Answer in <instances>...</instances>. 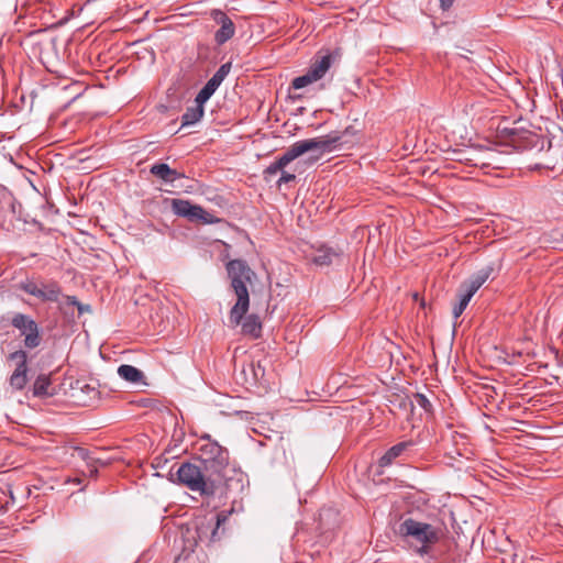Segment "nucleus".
Instances as JSON below:
<instances>
[{"mask_svg": "<svg viewBox=\"0 0 563 563\" xmlns=\"http://www.w3.org/2000/svg\"><path fill=\"white\" fill-rule=\"evenodd\" d=\"M79 389L82 394V396L79 397L82 406H93L100 399V391L90 384H84Z\"/></svg>", "mask_w": 563, "mask_h": 563, "instance_id": "23", "label": "nucleus"}, {"mask_svg": "<svg viewBox=\"0 0 563 563\" xmlns=\"http://www.w3.org/2000/svg\"><path fill=\"white\" fill-rule=\"evenodd\" d=\"M9 364H14V371L9 377V384L14 390H23L29 383V354L24 349H18L5 356Z\"/></svg>", "mask_w": 563, "mask_h": 563, "instance_id": "9", "label": "nucleus"}, {"mask_svg": "<svg viewBox=\"0 0 563 563\" xmlns=\"http://www.w3.org/2000/svg\"><path fill=\"white\" fill-rule=\"evenodd\" d=\"M413 398L416 400V402L422 408L424 409L426 412L430 413L432 412V404L430 402V400L426 397V395L423 394H420V393H417L413 395Z\"/></svg>", "mask_w": 563, "mask_h": 563, "instance_id": "30", "label": "nucleus"}, {"mask_svg": "<svg viewBox=\"0 0 563 563\" xmlns=\"http://www.w3.org/2000/svg\"><path fill=\"white\" fill-rule=\"evenodd\" d=\"M334 133L341 136V146H343L344 144L353 143V139H358L362 133V128L356 124H351L343 131H334Z\"/></svg>", "mask_w": 563, "mask_h": 563, "instance_id": "24", "label": "nucleus"}, {"mask_svg": "<svg viewBox=\"0 0 563 563\" xmlns=\"http://www.w3.org/2000/svg\"><path fill=\"white\" fill-rule=\"evenodd\" d=\"M231 68V62L222 64L220 68L214 73V75L207 81V84L198 92L200 98L209 100L211 96L216 92V90L219 88V86L222 84L224 78L229 75Z\"/></svg>", "mask_w": 563, "mask_h": 563, "instance_id": "14", "label": "nucleus"}, {"mask_svg": "<svg viewBox=\"0 0 563 563\" xmlns=\"http://www.w3.org/2000/svg\"><path fill=\"white\" fill-rule=\"evenodd\" d=\"M18 289L35 297L41 302H59L63 297V288L58 280L49 278L45 279L42 276L25 278L18 284Z\"/></svg>", "mask_w": 563, "mask_h": 563, "instance_id": "7", "label": "nucleus"}, {"mask_svg": "<svg viewBox=\"0 0 563 563\" xmlns=\"http://www.w3.org/2000/svg\"><path fill=\"white\" fill-rule=\"evenodd\" d=\"M296 180V174L289 173L286 169L280 173V177L276 180V185L279 188L284 184H288Z\"/></svg>", "mask_w": 563, "mask_h": 563, "instance_id": "31", "label": "nucleus"}, {"mask_svg": "<svg viewBox=\"0 0 563 563\" xmlns=\"http://www.w3.org/2000/svg\"><path fill=\"white\" fill-rule=\"evenodd\" d=\"M475 292L476 291H474L472 288H470L464 283L460 286L459 294H457L459 302L453 307V311H452L454 318H459L464 312V310L466 309L470 300L475 295Z\"/></svg>", "mask_w": 563, "mask_h": 563, "instance_id": "21", "label": "nucleus"}, {"mask_svg": "<svg viewBox=\"0 0 563 563\" xmlns=\"http://www.w3.org/2000/svg\"><path fill=\"white\" fill-rule=\"evenodd\" d=\"M416 442L413 440L401 441L389 448L378 460L379 467L390 466L397 459H409L413 454Z\"/></svg>", "mask_w": 563, "mask_h": 563, "instance_id": "13", "label": "nucleus"}, {"mask_svg": "<svg viewBox=\"0 0 563 563\" xmlns=\"http://www.w3.org/2000/svg\"><path fill=\"white\" fill-rule=\"evenodd\" d=\"M88 472H89V476L92 477V478H96L97 475H98V467L97 465H90V467H88Z\"/></svg>", "mask_w": 563, "mask_h": 563, "instance_id": "36", "label": "nucleus"}, {"mask_svg": "<svg viewBox=\"0 0 563 563\" xmlns=\"http://www.w3.org/2000/svg\"><path fill=\"white\" fill-rule=\"evenodd\" d=\"M77 310H78V316H81L84 312H89L90 311V306L89 305H84V303L79 302V306L77 307Z\"/></svg>", "mask_w": 563, "mask_h": 563, "instance_id": "35", "label": "nucleus"}, {"mask_svg": "<svg viewBox=\"0 0 563 563\" xmlns=\"http://www.w3.org/2000/svg\"><path fill=\"white\" fill-rule=\"evenodd\" d=\"M497 131L498 135L504 140L505 143L511 145L518 151H527L532 148L543 151L545 147L547 150H550L552 146L551 140H548L545 136L523 128L499 126Z\"/></svg>", "mask_w": 563, "mask_h": 563, "instance_id": "6", "label": "nucleus"}, {"mask_svg": "<svg viewBox=\"0 0 563 563\" xmlns=\"http://www.w3.org/2000/svg\"><path fill=\"white\" fill-rule=\"evenodd\" d=\"M75 452L79 459L87 463V467H90L91 461L95 460V451H90L86 448L77 446L75 448Z\"/></svg>", "mask_w": 563, "mask_h": 563, "instance_id": "29", "label": "nucleus"}, {"mask_svg": "<svg viewBox=\"0 0 563 563\" xmlns=\"http://www.w3.org/2000/svg\"><path fill=\"white\" fill-rule=\"evenodd\" d=\"M296 144L301 155L312 150H320L322 153L332 152L341 147V136L331 132L325 136L298 141Z\"/></svg>", "mask_w": 563, "mask_h": 563, "instance_id": "11", "label": "nucleus"}, {"mask_svg": "<svg viewBox=\"0 0 563 563\" xmlns=\"http://www.w3.org/2000/svg\"><path fill=\"white\" fill-rule=\"evenodd\" d=\"M79 300L75 297V296H68V295H64L63 294V297L59 299V302L58 303V308L60 311H63L65 314L68 313V308L70 307H78L79 306Z\"/></svg>", "mask_w": 563, "mask_h": 563, "instance_id": "26", "label": "nucleus"}, {"mask_svg": "<svg viewBox=\"0 0 563 563\" xmlns=\"http://www.w3.org/2000/svg\"><path fill=\"white\" fill-rule=\"evenodd\" d=\"M32 394L40 398L55 396L56 389L53 387L51 375L40 374L32 385Z\"/></svg>", "mask_w": 563, "mask_h": 563, "instance_id": "17", "label": "nucleus"}, {"mask_svg": "<svg viewBox=\"0 0 563 563\" xmlns=\"http://www.w3.org/2000/svg\"><path fill=\"white\" fill-rule=\"evenodd\" d=\"M207 442L199 446V456L197 462L209 473L214 479H218L220 486L229 487L227 478V470L229 467V452L217 441L211 440L209 434L201 438Z\"/></svg>", "mask_w": 563, "mask_h": 563, "instance_id": "3", "label": "nucleus"}, {"mask_svg": "<svg viewBox=\"0 0 563 563\" xmlns=\"http://www.w3.org/2000/svg\"><path fill=\"white\" fill-rule=\"evenodd\" d=\"M210 16L220 26L233 23L231 18L225 12H223L221 9H212L210 12Z\"/></svg>", "mask_w": 563, "mask_h": 563, "instance_id": "27", "label": "nucleus"}, {"mask_svg": "<svg viewBox=\"0 0 563 563\" xmlns=\"http://www.w3.org/2000/svg\"><path fill=\"white\" fill-rule=\"evenodd\" d=\"M95 460H96V461H91V464H90V465H92V464H93V465H97V466H98V465H101V466H107V465H108V462L102 461L100 457H98V456H96V455H95Z\"/></svg>", "mask_w": 563, "mask_h": 563, "instance_id": "37", "label": "nucleus"}, {"mask_svg": "<svg viewBox=\"0 0 563 563\" xmlns=\"http://www.w3.org/2000/svg\"><path fill=\"white\" fill-rule=\"evenodd\" d=\"M455 0H440V7L443 11L451 9Z\"/></svg>", "mask_w": 563, "mask_h": 563, "instance_id": "32", "label": "nucleus"}, {"mask_svg": "<svg viewBox=\"0 0 563 563\" xmlns=\"http://www.w3.org/2000/svg\"><path fill=\"white\" fill-rule=\"evenodd\" d=\"M119 376L132 384H139L144 382V373L133 365L122 364L118 368Z\"/></svg>", "mask_w": 563, "mask_h": 563, "instance_id": "22", "label": "nucleus"}, {"mask_svg": "<svg viewBox=\"0 0 563 563\" xmlns=\"http://www.w3.org/2000/svg\"><path fill=\"white\" fill-rule=\"evenodd\" d=\"M168 474L173 482L184 485L192 492H199L200 495L212 496L220 487L218 479L207 473L199 463H174Z\"/></svg>", "mask_w": 563, "mask_h": 563, "instance_id": "2", "label": "nucleus"}, {"mask_svg": "<svg viewBox=\"0 0 563 563\" xmlns=\"http://www.w3.org/2000/svg\"><path fill=\"white\" fill-rule=\"evenodd\" d=\"M252 369L256 379L258 377V374H261L262 377L264 376L265 369L264 367L261 366L260 363L257 364V368H255L254 365L252 364Z\"/></svg>", "mask_w": 563, "mask_h": 563, "instance_id": "34", "label": "nucleus"}, {"mask_svg": "<svg viewBox=\"0 0 563 563\" xmlns=\"http://www.w3.org/2000/svg\"><path fill=\"white\" fill-rule=\"evenodd\" d=\"M208 100L201 99L197 93L195 98V106L188 107L181 115V126L191 125L201 120L205 113V103Z\"/></svg>", "mask_w": 563, "mask_h": 563, "instance_id": "16", "label": "nucleus"}, {"mask_svg": "<svg viewBox=\"0 0 563 563\" xmlns=\"http://www.w3.org/2000/svg\"><path fill=\"white\" fill-rule=\"evenodd\" d=\"M299 156H301L299 147L294 143L283 155L277 157L263 170V179L266 183L271 181L273 177L285 170L286 166Z\"/></svg>", "mask_w": 563, "mask_h": 563, "instance_id": "12", "label": "nucleus"}, {"mask_svg": "<svg viewBox=\"0 0 563 563\" xmlns=\"http://www.w3.org/2000/svg\"><path fill=\"white\" fill-rule=\"evenodd\" d=\"M150 173L163 180L164 183H174L177 179H181L185 177L184 173L178 172L177 169L170 168L169 165L165 163H156L152 165Z\"/></svg>", "mask_w": 563, "mask_h": 563, "instance_id": "18", "label": "nucleus"}, {"mask_svg": "<svg viewBox=\"0 0 563 563\" xmlns=\"http://www.w3.org/2000/svg\"><path fill=\"white\" fill-rule=\"evenodd\" d=\"M252 369L256 379L258 377V374H261L262 377L264 376L265 369L264 367L261 366L260 363L257 364V368H255L254 365L252 364Z\"/></svg>", "mask_w": 563, "mask_h": 563, "instance_id": "33", "label": "nucleus"}, {"mask_svg": "<svg viewBox=\"0 0 563 563\" xmlns=\"http://www.w3.org/2000/svg\"><path fill=\"white\" fill-rule=\"evenodd\" d=\"M398 532L406 538L410 544H417V553L419 555L429 554L432 545L440 540V529L426 522L407 518L400 522Z\"/></svg>", "mask_w": 563, "mask_h": 563, "instance_id": "5", "label": "nucleus"}, {"mask_svg": "<svg viewBox=\"0 0 563 563\" xmlns=\"http://www.w3.org/2000/svg\"><path fill=\"white\" fill-rule=\"evenodd\" d=\"M489 163H483L482 166H489Z\"/></svg>", "mask_w": 563, "mask_h": 563, "instance_id": "39", "label": "nucleus"}, {"mask_svg": "<svg viewBox=\"0 0 563 563\" xmlns=\"http://www.w3.org/2000/svg\"><path fill=\"white\" fill-rule=\"evenodd\" d=\"M340 256V252L333 247L325 245L317 249L316 254L312 257V262L318 266H329L333 263L334 258Z\"/></svg>", "mask_w": 563, "mask_h": 563, "instance_id": "20", "label": "nucleus"}, {"mask_svg": "<svg viewBox=\"0 0 563 563\" xmlns=\"http://www.w3.org/2000/svg\"><path fill=\"white\" fill-rule=\"evenodd\" d=\"M9 324L20 332L23 336V345L27 350H34L42 344L43 334L38 323L30 314L13 312L9 319Z\"/></svg>", "mask_w": 563, "mask_h": 563, "instance_id": "8", "label": "nucleus"}, {"mask_svg": "<svg viewBox=\"0 0 563 563\" xmlns=\"http://www.w3.org/2000/svg\"><path fill=\"white\" fill-rule=\"evenodd\" d=\"M172 209L176 216L187 218L191 222L213 224L220 221L213 214L207 212L201 206L192 205L188 200L173 199Z\"/></svg>", "mask_w": 563, "mask_h": 563, "instance_id": "10", "label": "nucleus"}, {"mask_svg": "<svg viewBox=\"0 0 563 563\" xmlns=\"http://www.w3.org/2000/svg\"><path fill=\"white\" fill-rule=\"evenodd\" d=\"M228 516L224 511L218 512L213 517H198L191 525L192 528L187 527L183 533L185 540V550L194 551L195 547L199 543L207 547L220 540V527L227 521Z\"/></svg>", "mask_w": 563, "mask_h": 563, "instance_id": "4", "label": "nucleus"}, {"mask_svg": "<svg viewBox=\"0 0 563 563\" xmlns=\"http://www.w3.org/2000/svg\"><path fill=\"white\" fill-rule=\"evenodd\" d=\"M235 34V25L234 23L222 25L219 30L214 33V42L217 45H223L229 40H231Z\"/></svg>", "mask_w": 563, "mask_h": 563, "instance_id": "25", "label": "nucleus"}, {"mask_svg": "<svg viewBox=\"0 0 563 563\" xmlns=\"http://www.w3.org/2000/svg\"><path fill=\"white\" fill-rule=\"evenodd\" d=\"M316 82V79L311 76V74L307 70V73L302 76H298L292 79L291 87L294 89H301L307 87L308 85Z\"/></svg>", "mask_w": 563, "mask_h": 563, "instance_id": "28", "label": "nucleus"}, {"mask_svg": "<svg viewBox=\"0 0 563 563\" xmlns=\"http://www.w3.org/2000/svg\"><path fill=\"white\" fill-rule=\"evenodd\" d=\"M230 287L236 296V302L230 310L229 320L232 327L241 324V333L253 340L262 336V321L256 313L246 316L250 308V292L247 284L252 285L256 273L245 260H230L225 264Z\"/></svg>", "mask_w": 563, "mask_h": 563, "instance_id": "1", "label": "nucleus"}, {"mask_svg": "<svg viewBox=\"0 0 563 563\" xmlns=\"http://www.w3.org/2000/svg\"><path fill=\"white\" fill-rule=\"evenodd\" d=\"M499 269L500 263L492 262L472 275L467 282H464V284L472 288L474 291H477L482 285Z\"/></svg>", "mask_w": 563, "mask_h": 563, "instance_id": "15", "label": "nucleus"}, {"mask_svg": "<svg viewBox=\"0 0 563 563\" xmlns=\"http://www.w3.org/2000/svg\"><path fill=\"white\" fill-rule=\"evenodd\" d=\"M164 457V455L159 456V457H156V461H157V465H159L162 459Z\"/></svg>", "mask_w": 563, "mask_h": 563, "instance_id": "38", "label": "nucleus"}, {"mask_svg": "<svg viewBox=\"0 0 563 563\" xmlns=\"http://www.w3.org/2000/svg\"><path fill=\"white\" fill-rule=\"evenodd\" d=\"M333 62V55L331 53H328L322 56H317L308 71L311 74V76L316 79V81L320 80L325 73L330 69Z\"/></svg>", "mask_w": 563, "mask_h": 563, "instance_id": "19", "label": "nucleus"}]
</instances>
